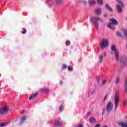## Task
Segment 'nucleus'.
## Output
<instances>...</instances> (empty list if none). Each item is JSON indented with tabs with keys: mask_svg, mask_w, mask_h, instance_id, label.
<instances>
[{
	"mask_svg": "<svg viewBox=\"0 0 127 127\" xmlns=\"http://www.w3.org/2000/svg\"><path fill=\"white\" fill-rule=\"evenodd\" d=\"M98 20H99L102 23L104 22V20L98 17H95L94 18H90V21L92 22L93 25L96 28H99V23Z\"/></svg>",
	"mask_w": 127,
	"mask_h": 127,
	"instance_id": "nucleus-1",
	"label": "nucleus"
},
{
	"mask_svg": "<svg viewBox=\"0 0 127 127\" xmlns=\"http://www.w3.org/2000/svg\"><path fill=\"white\" fill-rule=\"evenodd\" d=\"M114 100H115V111L118 109L119 107V102H120V92L117 91L115 92L114 95Z\"/></svg>",
	"mask_w": 127,
	"mask_h": 127,
	"instance_id": "nucleus-2",
	"label": "nucleus"
},
{
	"mask_svg": "<svg viewBox=\"0 0 127 127\" xmlns=\"http://www.w3.org/2000/svg\"><path fill=\"white\" fill-rule=\"evenodd\" d=\"M111 51H113L114 52L115 54V57L117 61H120V53L119 52V50L117 49V48H116V46L115 45H111Z\"/></svg>",
	"mask_w": 127,
	"mask_h": 127,
	"instance_id": "nucleus-3",
	"label": "nucleus"
},
{
	"mask_svg": "<svg viewBox=\"0 0 127 127\" xmlns=\"http://www.w3.org/2000/svg\"><path fill=\"white\" fill-rule=\"evenodd\" d=\"M110 20L111 22H110L109 24L107 25L108 27L110 29H115V26L114 25H118L119 22L117 21V20L114 18L110 19Z\"/></svg>",
	"mask_w": 127,
	"mask_h": 127,
	"instance_id": "nucleus-4",
	"label": "nucleus"
},
{
	"mask_svg": "<svg viewBox=\"0 0 127 127\" xmlns=\"http://www.w3.org/2000/svg\"><path fill=\"white\" fill-rule=\"evenodd\" d=\"M116 1L121 5L120 6V5H117V8L119 13H122L123 12V8L122 7H124V3L121 0H116Z\"/></svg>",
	"mask_w": 127,
	"mask_h": 127,
	"instance_id": "nucleus-5",
	"label": "nucleus"
},
{
	"mask_svg": "<svg viewBox=\"0 0 127 127\" xmlns=\"http://www.w3.org/2000/svg\"><path fill=\"white\" fill-rule=\"evenodd\" d=\"M108 46H109V40L108 39H103L101 43V48L102 49H105Z\"/></svg>",
	"mask_w": 127,
	"mask_h": 127,
	"instance_id": "nucleus-6",
	"label": "nucleus"
},
{
	"mask_svg": "<svg viewBox=\"0 0 127 127\" xmlns=\"http://www.w3.org/2000/svg\"><path fill=\"white\" fill-rule=\"evenodd\" d=\"M8 111V107L7 106L5 105V106L2 107L1 109H0V115H3L5 114V113H7Z\"/></svg>",
	"mask_w": 127,
	"mask_h": 127,
	"instance_id": "nucleus-7",
	"label": "nucleus"
},
{
	"mask_svg": "<svg viewBox=\"0 0 127 127\" xmlns=\"http://www.w3.org/2000/svg\"><path fill=\"white\" fill-rule=\"evenodd\" d=\"M113 109V105H112V102H108V103L107 106L106 108V111L109 114V113L111 112V111Z\"/></svg>",
	"mask_w": 127,
	"mask_h": 127,
	"instance_id": "nucleus-8",
	"label": "nucleus"
},
{
	"mask_svg": "<svg viewBox=\"0 0 127 127\" xmlns=\"http://www.w3.org/2000/svg\"><path fill=\"white\" fill-rule=\"evenodd\" d=\"M121 63H122V65L123 67H126L127 65V59L126 57H123L121 59Z\"/></svg>",
	"mask_w": 127,
	"mask_h": 127,
	"instance_id": "nucleus-9",
	"label": "nucleus"
},
{
	"mask_svg": "<svg viewBox=\"0 0 127 127\" xmlns=\"http://www.w3.org/2000/svg\"><path fill=\"white\" fill-rule=\"evenodd\" d=\"M55 125L57 127H61L63 125V122L59 121L58 120H55Z\"/></svg>",
	"mask_w": 127,
	"mask_h": 127,
	"instance_id": "nucleus-10",
	"label": "nucleus"
},
{
	"mask_svg": "<svg viewBox=\"0 0 127 127\" xmlns=\"http://www.w3.org/2000/svg\"><path fill=\"white\" fill-rule=\"evenodd\" d=\"M38 95V93L36 92V93L30 95V96L29 98V100H30V101H31V100H32L33 99H35V98H36V97H37Z\"/></svg>",
	"mask_w": 127,
	"mask_h": 127,
	"instance_id": "nucleus-11",
	"label": "nucleus"
},
{
	"mask_svg": "<svg viewBox=\"0 0 127 127\" xmlns=\"http://www.w3.org/2000/svg\"><path fill=\"white\" fill-rule=\"evenodd\" d=\"M25 120H26V117L25 116H23V117H21L20 119V122H19V124L20 125H22V123H24V121H25Z\"/></svg>",
	"mask_w": 127,
	"mask_h": 127,
	"instance_id": "nucleus-12",
	"label": "nucleus"
},
{
	"mask_svg": "<svg viewBox=\"0 0 127 127\" xmlns=\"http://www.w3.org/2000/svg\"><path fill=\"white\" fill-rule=\"evenodd\" d=\"M105 7L109 11H111V12H113L114 11V10H113V8L110 6V5L109 4H106L105 5Z\"/></svg>",
	"mask_w": 127,
	"mask_h": 127,
	"instance_id": "nucleus-13",
	"label": "nucleus"
},
{
	"mask_svg": "<svg viewBox=\"0 0 127 127\" xmlns=\"http://www.w3.org/2000/svg\"><path fill=\"white\" fill-rule=\"evenodd\" d=\"M95 13H96V14H97L98 15H101V13H102V10L101 9V8H98L95 9Z\"/></svg>",
	"mask_w": 127,
	"mask_h": 127,
	"instance_id": "nucleus-14",
	"label": "nucleus"
},
{
	"mask_svg": "<svg viewBox=\"0 0 127 127\" xmlns=\"http://www.w3.org/2000/svg\"><path fill=\"white\" fill-rule=\"evenodd\" d=\"M118 125L122 126V127H127V123L119 122Z\"/></svg>",
	"mask_w": 127,
	"mask_h": 127,
	"instance_id": "nucleus-15",
	"label": "nucleus"
},
{
	"mask_svg": "<svg viewBox=\"0 0 127 127\" xmlns=\"http://www.w3.org/2000/svg\"><path fill=\"white\" fill-rule=\"evenodd\" d=\"M121 83V77L119 76H117L115 81V84L117 85V84H119Z\"/></svg>",
	"mask_w": 127,
	"mask_h": 127,
	"instance_id": "nucleus-16",
	"label": "nucleus"
},
{
	"mask_svg": "<svg viewBox=\"0 0 127 127\" xmlns=\"http://www.w3.org/2000/svg\"><path fill=\"white\" fill-rule=\"evenodd\" d=\"M103 61H104V57H103V55H101L99 57L98 63L99 64H102V63H103Z\"/></svg>",
	"mask_w": 127,
	"mask_h": 127,
	"instance_id": "nucleus-17",
	"label": "nucleus"
},
{
	"mask_svg": "<svg viewBox=\"0 0 127 127\" xmlns=\"http://www.w3.org/2000/svg\"><path fill=\"white\" fill-rule=\"evenodd\" d=\"M88 2H89V4L90 5H94V4H95V3H96V0H91Z\"/></svg>",
	"mask_w": 127,
	"mask_h": 127,
	"instance_id": "nucleus-18",
	"label": "nucleus"
},
{
	"mask_svg": "<svg viewBox=\"0 0 127 127\" xmlns=\"http://www.w3.org/2000/svg\"><path fill=\"white\" fill-rule=\"evenodd\" d=\"M117 35L118 36V37H123V34L121 33V32L117 31L116 32Z\"/></svg>",
	"mask_w": 127,
	"mask_h": 127,
	"instance_id": "nucleus-19",
	"label": "nucleus"
},
{
	"mask_svg": "<svg viewBox=\"0 0 127 127\" xmlns=\"http://www.w3.org/2000/svg\"><path fill=\"white\" fill-rule=\"evenodd\" d=\"M89 122H90L91 124H94V123H96V119H95V118L92 117L89 119Z\"/></svg>",
	"mask_w": 127,
	"mask_h": 127,
	"instance_id": "nucleus-20",
	"label": "nucleus"
},
{
	"mask_svg": "<svg viewBox=\"0 0 127 127\" xmlns=\"http://www.w3.org/2000/svg\"><path fill=\"white\" fill-rule=\"evenodd\" d=\"M97 2L100 5H103V3H104V1L103 0H97Z\"/></svg>",
	"mask_w": 127,
	"mask_h": 127,
	"instance_id": "nucleus-21",
	"label": "nucleus"
},
{
	"mask_svg": "<svg viewBox=\"0 0 127 127\" xmlns=\"http://www.w3.org/2000/svg\"><path fill=\"white\" fill-rule=\"evenodd\" d=\"M64 108V106L63 105H61L60 107H59V111L60 112H62L63 111V109Z\"/></svg>",
	"mask_w": 127,
	"mask_h": 127,
	"instance_id": "nucleus-22",
	"label": "nucleus"
},
{
	"mask_svg": "<svg viewBox=\"0 0 127 127\" xmlns=\"http://www.w3.org/2000/svg\"><path fill=\"white\" fill-rule=\"evenodd\" d=\"M7 124H8V122L2 123L0 125V127H4V126H5V125H7Z\"/></svg>",
	"mask_w": 127,
	"mask_h": 127,
	"instance_id": "nucleus-23",
	"label": "nucleus"
},
{
	"mask_svg": "<svg viewBox=\"0 0 127 127\" xmlns=\"http://www.w3.org/2000/svg\"><path fill=\"white\" fill-rule=\"evenodd\" d=\"M71 44V43L70 42V41H66L65 42V45L66 46H69V45Z\"/></svg>",
	"mask_w": 127,
	"mask_h": 127,
	"instance_id": "nucleus-24",
	"label": "nucleus"
},
{
	"mask_svg": "<svg viewBox=\"0 0 127 127\" xmlns=\"http://www.w3.org/2000/svg\"><path fill=\"white\" fill-rule=\"evenodd\" d=\"M60 3H61V0H58L56 2V5H58L60 4Z\"/></svg>",
	"mask_w": 127,
	"mask_h": 127,
	"instance_id": "nucleus-25",
	"label": "nucleus"
},
{
	"mask_svg": "<svg viewBox=\"0 0 127 127\" xmlns=\"http://www.w3.org/2000/svg\"><path fill=\"white\" fill-rule=\"evenodd\" d=\"M21 33L25 34L26 33V29L25 28H23V30L21 31Z\"/></svg>",
	"mask_w": 127,
	"mask_h": 127,
	"instance_id": "nucleus-26",
	"label": "nucleus"
},
{
	"mask_svg": "<svg viewBox=\"0 0 127 127\" xmlns=\"http://www.w3.org/2000/svg\"><path fill=\"white\" fill-rule=\"evenodd\" d=\"M100 79H101L100 76L96 77V81H97V83H100Z\"/></svg>",
	"mask_w": 127,
	"mask_h": 127,
	"instance_id": "nucleus-27",
	"label": "nucleus"
},
{
	"mask_svg": "<svg viewBox=\"0 0 127 127\" xmlns=\"http://www.w3.org/2000/svg\"><path fill=\"white\" fill-rule=\"evenodd\" d=\"M44 92H45V93H47V92H49V89L44 88Z\"/></svg>",
	"mask_w": 127,
	"mask_h": 127,
	"instance_id": "nucleus-28",
	"label": "nucleus"
},
{
	"mask_svg": "<svg viewBox=\"0 0 127 127\" xmlns=\"http://www.w3.org/2000/svg\"><path fill=\"white\" fill-rule=\"evenodd\" d=\"M68 71H72L73 68L71 66H68Z\"/></svg>",
	"mask_w": 127,
	"mask_h": 127,
	"instance_id": "nucleus-29",
	"label": "nucleus"
},
{
	"mask_svg": "<svg viewBox=\"0 0 127 127\" xmlns=\"http://www.w3.org/2000/svg\"><path fill=\"white\" fill-rule=\"evenodd\" d=\"M127 100H125L123 102V106H127Z\"/></svg>",
	"mask_w": 127,
	"mask_h": 127,
	"instance_id": "nucleus-30",
	"label": "nucleus"
},
{
	"mask_svg": "<svg viewBox=\"0 0 127 127\" xmlns=\"http://www.w3.org/2000/svg\"><path fill=\"white\" fill-rule=\"evenodd\" d=\"M66 68H67V65L63 64V69H65Z\"/></svg>",
	"mask_w": 127,
	"mask_h": 127,
	"instance_id": "nucleus-31",
	"label": "nucleus"
},
{
	"mask_svg": "<svg viewBox=\"0 0 127 127\" xmlns=\"http://www.w3.org/2000/svg\"><path fill=\"white\" fill-rule=\"evenodd\" d=\"M127 86V79H125V87Z\"/></svg>",
	"mask_w": 127,
	"mask_h": 127,
	"instance_id": "nucleus-32",
	"label": "nucleus"
},
{
	"mask_svg": "<svg viewBox=\"0 0 127 127\" xmlns=\"http://www.w3.org/2000/svg\"><path fill=\"white\" fill-rule=\"evenodd\" d=\"M106 83H107V80H104L102 81V85H105V84H106Z\"/></svg>",
	"mask_w": 127,
	"mask_h": 127,
	"instance_id": "nucleus-33",
	"label": "nucleus"
},
{
	"mask_svg": "<svg viewBox=\"0 0 127 127\" xmlns=\"http://www.w3.org/2000/svg\"><path fill=\"white\" fill-rule=\"evenodd\" d=\"M108 98V95H106L105 96V97H104V99L103 100L104 102H105V101H106V100H107V98Z\"/></svg>",
	"mask_w": 127,
	"mask_h": 127,
	"instance_id": "nucleus-34",
	"label": "nucleus"
},
{
	"mask_svg": "<svg viewBox=\"0 0 127 127\" xmlns=\"http://www.w3.org/2000/svg\"><path fill=\"white\" fill-rule=\"evenodd\" d=\"M125 93H126L127 94V86H125Z\"/></svg>",
	"mask_w": 127,
	"mask_h": 127,
	"instance_id": "nucleus-35",
	"label": "nucleus"
},
{
	"mask_svg": "<svg viewBox=\"0 0 127 127\" xmlns=\"http://www.w3.org/2000/svg\"><path fill=\"white\" fill-rule=\"evenodd\" d=\"M101 124H97L96 126H95V127H100Z\"/></svg>",
	"mask_w": 127,
	"mask_h": 127,
	"instance_id": "nucleus-36",
	"label": "nucleus"
},
{
	"mask_svg": "<svg viewBox=\"0 0 127 127\" xmlns=\"http://www.w3.org/2000/svg\"><path fill=\"white\" fill-rule=\"evenodd\" d=\"M106 109H103V112H102V115H105V111Z\"/></svg>",
	"mask_w": 127,
	"mask_h": 127,
	"instance_id": "nucleus-37",
	"label": "nucleus"
},
{
	"mask_svg": "<svg viewBox=\"0 0 127 127\" xmlns=\"http://www.w3.org/2000/svg\"><path fill=\"white\" fill-rule=\"evenodd\" d=\"M40 91L44 92V88H41Z\"/></svg>",
	"mask_w": 127,
	"mask_h": 127,
	"instance_id": "nucleus-38",
	"label": "nucleus"
},
{
	"mask_svg": "<svg viewBox=\"0 0 127 127\" xmlns=\"http://www.w3.org/2000/svg\"><path fill=\"white\" fill-rule=\"evenodd\" d=\"M108 15L107 14H104V17H107Z\"/></svg>",
	"mask_w": 127,
	"mask_h": 127,
	"instance_id": "nucleus-39",
	"label": "nucleus"
},
{
	"mask_svg": "<svg viewBox=\"0 0 127 127\" xmlns=\"http://www.w3.org/2000/svg\"><path fill=\"white\" fill-rule=\"evenodd\" d=\"M83 3H84V4H87V1H84Z\"/></svg>",
	"mask_w": 127,
	"mask_h": 127,
	"instance_id": "nucleus-40",
	"label": "nucleus"
},
{
	"mask_svg": "<svg viewBox=\"0 0 127 127\" xmlns=\"http://www.w3.org/2000/svg\"><path fill=\"white\" fill-rule=\"evenodd\" d=\"M87 115V116H89V115H91V112H88Z\"/></svg>",
	"mask_w": 127,
	"mask_h": 127,
	"instance_id": "nucleus-41",
	"label": "nucleus"
},
{
	"mask_svg": "<svg viewBox=\"0 0 127 127\" xmlns=\"http://www.w3.org/2000/svg\"><path fill=\"white\" fill-rule=\"evenodd\" d=\"M104 54L105 56H107V53L106 52H104Z\"/></svg>",
	"mask_w": 127,
	"mask_h": 127,
	"instance_id": "nucleus-42",
	"label": "nucleus"
},
{
	"mask_svg": "<svg viewBox=\"0 0 127 127\" xmlns=\"http://www.w3.org/2000/svg\"><path fill=\"white\" fill-rule=\"evenodd\" d=\"M60 83H61V85H63V81H60Z\"/></svg>",
	"mask_w": 127,
	"mask_h": 127,
	"instance_id": "nucleus-43",
	"label": "nucleus"
},
{
	"mask_svg": "<svg viewBox=\"0 0 127 127\" xmlns=\"http://www.w3.org/2000/svg\"><path fill=\"white\" fill-rule=\"evenodd\" d=\"M94 92H95V90H93L92 93V95L93 94V93H94Z\"/></svg>",
	"mask_w": 127,
	"mask_h": 127,
	"instance_id": "nucleus-44",
	"label": "nucleus"
},
{
	"mask_svg": "<svg viewBox=\"0 0 127 127\" xmlns=\"http://www.w3.org/2000/svg\"><path fill=\"white\" fill-rule=\"evenodd\" d=\"M104 127H108V126H104Z\"/></svg>",
	"mask_w": 127,
	"mask_h": 127,
	"instance_id": "nucleus-45",
	"label": "nucleus"
}]
</instances>
